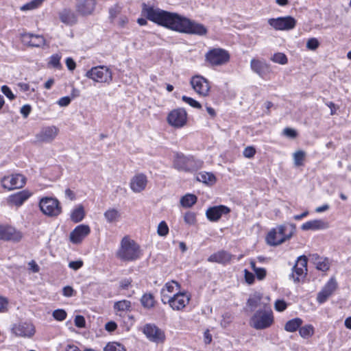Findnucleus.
Masks as SVG:
<instances>
[{"instance_id": "obj_1", "label": "nucleus", "mask_w": 351, "mask_h": 351, "mask_svg": "<svg viewBox=\"0 0 351 351\" xmlns=\"http://www.w3.org/2000/svg\"><path fill=\"white\" fill-rule=\"evenodd\" d=\"M142 6V14L147 19L159 25L176 32L189 34L204 36L207 33V29L204 25L191 21L177 13L167 12L159 8L155 9L145 3H143Z\"/></svg>"}, {"instance_id": "obj_2", "label": "nucleus", "mask_w": 351, "mask_h": 351, "mask_svg": "<svg viewBox=\"0 0 351 351\" xmlns=\"http://www.w3.org/2000/svg\"><path fill=\"white\" fill-rule=\"evenodd\" d=\"M116 255L121 261L132 262L139 259L142 253L140 246L134 240L124 237Z\"/></svg>"}, {"instance_id": "obj_3", "label": "nucleus", "mask_w": 351, "mask_h": 351, "mask_svg": "<svg viewBox=\"0 0 351 351\" xmlns=\"http://www.w3.org/2000/svg\"><path fill=\"white\" fill-rule=\"evenodd\" d=\"M277 229H271L266 237L269 245L276 246L291 239L295 231V225L285 223L278 226Z\"/></svg>"}, {"instance_id": "obj_4", "label": "nucleus", "mask_w": 351, "mask_h": 351, "mask_svg": "<svg viewBox=\"0 0 351 351\" xmlns=\"http://www.w3.org/2000/svg\"><path fill=\"white\" fill-rule=\"evenodd\" d=\"M274 322L273 312L269 306L264 304L251 317L249 324L256 330H264L269 328Z\"/></svg>"}, {"instance_id": "obj_5", "label": "nucleus", "mask_w": 351, "mask_h": 351, "mask_svg": "<svg viewBox=\"0 0 351 351\" xmlns=\"http://www.w3.org/2000/svg\"><path fill=\"white\" fill-rule=\"evenodd\" d=\"M173 167L178 171L193 172L202 168L203 162L195 159L193 156H186L182 153H176L173 158Z\"/></svg>"}, {"instance_id": "obj_6", "label": "nucleus", "mask_w": 351, "mask_h": 351, "mask_svg": "<svg viewBox=\"0 0 351 351\" xmlns=\"http://www.w3.org/2000/svg\"><path fill=\"white\" fill-rule=\"evenodd\" d=\"M39 208L44 215L51 217H56L62 213L60 203L55 197H42L39 201Z\"/></svg>"}, {"instance_id": "obj_7", "label": "nucleus", "mask_w": 351, "mask_h": 351, "mask_svg": "<svg viewBox=\"0 0 351 351\" xmlns=\"http://www.w3.org/2000/svg\"><path fill=\"white\" fill-rule=\"evenodd\" d=\"M162 302L164 304L168 303L169 306L175 311L182 310L189 302L190 296L185 292H178L169 297L165 294V289L161 291Z\"/></svg>"}, {"instance_id": "obj_8", "label": "nucleus", "mask_w": 351, "mask_h": 351, "mask_svg": "<svg viewBox=\"0 0 351 351\" xmlns=\"http://www.w3.org/2000/svg\"><path fill=\"white\" fill-rule=\"evenodd\" d=\"M230 58L229 52L222 48L211 49L205 54L206 61L212 66L224 65L230 61Z\"/></svg>"}, {"instance_id": "obj_9", "label": "nucleus", "mask_w": 351, "mask_h": 351, "mask_svg": "<svg viewBox=\"0 0 351 351\" xmlns=\"http://www.w3.org/2000/svg\"><path fill=\"white\" fill-rule=\"evenodd\" d=\"M86 77L96 82L110 84L112 80L111 70L106 66H97L86 73Z\"/></svg>"}, {"instance_id": "obj_10", "label": "nucleus", "mask_w": 351, "mask_h": 351, "mask_svg": "<svg viewBox=\"0 0 351 351\" xmlns=\"http://www.w3.org/2000/svg\"><path fill=\"white\" fill-rule=\"evenodd\" d=\"M307 261L308 259L304 255L298 258L292 268V272L289 275V278L293 280L295 283L299 282L301 279L305 278L307 274Z\"/></svg>"}, {"instance_id": "obj_11", "label": "nucleus", "mask_w": 351, "mask_h": 351, "mask_svg": "<svg viewBox=\"0 0 351 351\" xmlns=\"http://www.w3.org/2000/svg\"><path fill=\"white\" fill-rule=\"evenodd\" d=\"M1 186L8 191L21 189L26 183V178L20 173L4 176L1 180Z\"/></svg>"}, {"instance_id": "obj_12", "label": "nucleus", "mask_w": 351, "mask_h": 351, "mask_svg": "<svg viewBox=\"0 0 351 351\" xmlns=\"http://www.w3.org/2000/svg\"><path fill=\"white\" fill-rule=\"evenodd\" d=\"M268 23L276 30H290L293 29L296 25V21L290 16L269 19Z\"/></svg>"}, {"instance_id": "obj_13", "label": "nucleus", "mask_w": 351, "mask_h": 351, "mask_svg": "<svg viewBox=\"0 0 351 351\" xmlns=\"http://www.w3.org/2000/svg\"><path fill=\"white\" fill-rule=\"evenodd\" d=\"M187 120V114L184 108H177L171 110L167 116V121L174 128L183 127Z\"/></svg>"}, {"instance_id": "obj_14", "label": "nucleus", "mask_w": 351, "mask_h": 351, "mask_svg": "<svg viewBox=\"0 0 351 351\" xmlns=\"http://www.w3.org/2000/svg\"><path fill=\"white\" fill-rule=\"evenodd\" d=\"M143 333L149 341L156 343L165 339V332L154 324H147L143 328Z\"/></svg>"}, {"instance_id": "obj_15", "label": "nucleus", "mask_w": 351, "mask_h": 351, "mask_svg": "<svg viewBox=\"0 0 351 351\" xmlns=\"http://www.w3.org/2000/svg\"><path fill=\"white\" fill-rule=\"evenodd\" d=\"M59 129L55 125L46 126L41 128L36 135V141L39 143H51L58 136Z\"/></svg>"}, {"instance_id": "obj_16", "label": "nucleus", "mask_w": 351, "mask_h": 351, "mask_svg": "<svg viewBox=\"0 0 351 351\" xmlns=\"http://www.w3.org/2000/svg\"><path fill=\"white\" fill-rule=\"evenodd\" d=\"M194 90L199 95L206 96L210 90L208 81L201 75L193 76L190 82Z\"/></svg>"}, {"instance_id": "obj_17", "label": "nucleus", "mask_w": 351, "mask_h": 351, "mask_svg": "<svg viewBox=\"0 0 351 351\" xmlns=\"http://www.w3.org/2000/svg\"><path fill=\"white\" fill-rule=\"evenodd\" d=\"M337 288V282L334 278H331L322 289L317 293V301L319 304L324 303L332 295Z\"/></svg>"}, {"instance_id": "obj_18", "label": "nucleus", "mask_w": 351, "mask_h": 351, "mask_svg": "<svg viewBox=\"0 0 351 351\" xmlns=\"http://www.w3.org/2000/svg\"><path fill=\"white\" fill-rule=\"evenodd\" d=\"M147 182V177L145 174L136 173L131 178L130 187L134 193H138L146 189Z\"/></svg>"}, {"instance_id": "obj_19", "label": "nucleus", "mask_w": 351, "mask_h": 351, "mask_svg": "<svg viewBox=\"0 0 351 351\" xmlns=\"http://www.w3.org/2000/svg\"><path fill=\"white\" fill-rule=\"evenodd\" d=\"M90 232V227L86 224H80L70 233V241L74 244L80 243Z\"/></svg>"}, {"instance_id": "obj_20", "label": "nucleus", "mask_w": 351, "mask_h": 351, "mask_svg": "<svg viewBox=\"0 0 351 351\" xmlns=\"http://www.w3.org/2000/svg\"><path fill=\"white\" fill-rule=\"evenodd\" d=\"M230 212V208L224 205L209 207L206 211V216L210 221H217L223 215Z\"/></svg>"}, {"instance_id": "obj_21", "label": "nucleus", "mask_w": 351, "mask_h": 351, "mask_svg": "<svg viewBox=\"0 0 351 351\" xmlns=\"http://www.w3.org/2000/svg\"><path fill=\"white\" fill-rule=\"evenodd\" d=\"M12 330L16 336L31 337L35 333V328L32 324L21 322L13 326Z\"/></svg>"}, {"instance_id": "obj_22", "label": "nucleus", "mask_w": 351, "mask_h": 351, "mask_svg": "<svg viewBox=\"0 0 351 351\" xmlns=\"http://www.w3.org/2000/svg\"><path fill=\"white\" fill-rule=\"evenodd\" d=\"M251 69L261 78H265L271 73L270 66L265 62L252 59L250 62Z\"/></svg>"}, {"instance_id": "obj_23", "label": "nucleus", "mask_w": 351, "mask_h": 351, "mask_svg": "<svg viewBox=\"0 0 351 351\" xmlns=\"http://www.w3.org/2000/svg\"><path fill=\"white\" fill-rule=\"evenodd\" d=\"M32 195V193L28 190L20 191L16 193L10 195L8 198V203L10 205L19 207L27 200Z\"/></svg>"}, {"instance_id": "obj_24", "label": "nucleus", "mask_w": 351, "mask_h": 351, "mask_svg": "<svg viewBox=\"0 0 351 351\" xmlns=\"http://www.w3.org/2000/svg\"><path fill=\"white\" fill-rule=\"evenodd\" d=\"M96 4V0H79L75 5L76 11L82 16L90 15L95 10Z\"/></svg>"}, {"instance_id": "obj_25", "label": "nucleus", "mask_w": 351, "mask_h": 351, "mask_svg": "<svg viewBox=\"0 0 351 351\" xmlns=\"http://www.w3.org/2000/svg\"><path fill=\"white\" fill-rule=\"evenodd\" d=\"M232 256H233L227 251L221 250L211 254L208 258V261L225 265L231 261Z\"/></svg>"}, {"instance_id": "obj_26", "label": "nucleus", "mask_w": 351, "mask_h": 351, "mask_svg": "<svg viewBox=\"0 0 351 351\" xmlns=\"http://www.w3.org/2000/svg\"><path fill=\"white\" fill-rule=\"evenodd\" d=\"M328 228V223L322 219L308 221L303 223L301 226V229L304 231L324 230Z\"/></svg>"}, {"instance_id": "obj_27", "label": "nucleus", "mask_w": 351, "mask_h": 351, "mask_svg": "<svg viewBox=\"0 0 351 351\" xmlns=\"http://www.w3.org/2000/svg\"><path fill=\"white\" fill-rule=\"evenodd\" d=\"M59 18L62 23L67 25H73L77 21L76 14L70 8H64L60 12Z\"/></svg>"}, {"instance_id": "obj_28", "label": "nucleus", "mask_w": 351, "mask_h": 351, "mask_svg": "<svg viewBox=\"0 0 351 351\" xmlns=\"http://www.w3.org/2000/svg\"><path fill=\"white\" fill-rule=\"evenodd\" d=\"M23 41L29 46L36 47L43 46L45 43V40L43 36L29 33L23 35Z\"/></svg>"}, {"instance_id": "obj_29", "label": "nucleus", "mask_w": 351, "mask_h": 351, "mask_svg": "<svg viewBox=\"0 0 351 351\" xmlns=\"http://www.w3.org/2000/svg\"><path fill=\"white\" fill-rule=\"evenodd\" d=\"M5 234L6 239L5 241H12L14 243L21 241L23 237V234L20 230H18L14 227L11 226H8Z\"/></svg>"}, {"instance_id": "obj_30", "label": "nucleus", "mask_w": 351, "mask_h": 351, "mask_svg": "<svg viewBox=\"0 0 351 351\" xmlns=\"http://www.w3.org/2000/svg\"><path fill=\"white\" fill-rule=\"evenodd\" d=\"M302 324L303 320L301 318L295 317L291 319L286 322L285 325V330L289 332H295L299 330Z\"/></svg>"}, {"instance_id": "obj_31", "label": "nucleus", "mask_w": 351, "mask_h": 351, "mask_svg": "<svg viewBox=\"0 0 351 351\" xmlns=\"http://www.w3.org/2000/svg\"><path fill=\"white\" fill-rule=\"evenodd\" d=\"M197 180L204 184L213 185L216 182V178L212 173L201 172L197 176Z\"/></svg>"}, {"instance_id": "obj_32", "label": "nucleus", "mask_w": 351, "mask_h": 351, "mask_svg": "<svg viewBox=\"0 0 351 351\" xmlns=\"http://www.w3.org/2000/svg\"><path fill=\"white\" fill-rule=\"evenodd\" d=\"M85 216L84 209L82 205H79L77 208L73 210L71 213V219L75 223L80 222L83 220Z\"/></svg>"}, {"instance_id": "obj_33", "label": "nucleus", "mask_w": 351, "mask_h": 351, "mask_svg": "<svg viewBox=\"0 0 351 351\" xmlns=\"http://www.w3.org/2000/svg\"><path fill=\"white\" fill-rule=\"evenodd\" d=\"M104 216L108 223L118 221L121 214L117 209L109 208L104 214Z\"/></svg>"}, {"instance_id": "obj_34", "label": "nucleus", "mask_w": 351, "mask_h": 351, "mask_svg": "<svg viewBox=\"0 0 351 351\" xmlns=\"http://www.w3.org/2000/svg\"><path fill=\"white\" fill-rule=\"evenodd\" d=\"M262 295L259 293H255L248 298L247 305L250 308L251 311H254L260 305Z\"/></svg>"}, {"instance_id": "obj_35", "label": "nucleus", "mask_w": 351, "mask_h": 351, "mask_svg": "<svg viewBox=\"0 0 351 351\" xmlns=\"http://www.w3.org/2000/svg\"><path fill=\"white\" fill-rule=\"evenodd\" d=\"M141 303L145 308H152L154 306L155 300L152 293H145L141 298Z\"/></svg>"}, {"instance_id": "obj_36", "label": "nucleus", "mask_w": 351, "mask_h": 351, "mask_svg": "<svg viewBox=\"0 0 351 351\" xmlns=\"http://www.w3.org/2000/svg\"><path fill=\"white\" fill-rule=\"evenodd\" d=\"M132 303L130 301L127 300H123L116 302L114 304V309L116 311L127 312L131 309Z\"/></svg>"}, {"instance_id": "obj_37", "label": "nucleus", "mask_w": 351, "mask_h": 351, "mask_svg": "<svg viewBox=\"0 0 351 351\" xmlns=\"http://www.w3.org/2000/svg\"><path fill=\"white\" fill-rule=\"evenodd\" d=\"M197 197L193 194H186L180 199V204L183 207L189 208L197 202Z\"/></svg>"}, {"instance_id": "obj_38", "label": "nucleus", "mask_w": 351, "mask_h": 351, "mask_svg": "<svg viewBox=\"0 0 351 351\" xmlns=\"http://www.w3.org/2000/svg\"><path fill=\"white\" fill-rule=\"evenodd\" d=\"M314 327L311 324H306L304 326H300L299 328V334L301 337L308 339L312 337L314 334Z\"/></svg>"}, {"instance_id": "obj_39", "label": "nucleus", "mask_w": 351, "mask_h": 351, "mask_svg": "<svg viewBox=\"0 0 351 351\" xmlns=\"http://www.w3.org/2000/svg\"><path fill=\"white\" fill-rule=\"evenodd\" d=\"M315 265L316 268L322 271H326L330 268V264L327 258L317 257L315 260Z\"/></svg>"}, {"instance_id": "obj_40", "label": "nucleus", "mask_w": 351, "mask_h": 351, "mask_svg": "<svg viewBox=\"0 0 351 351\" xmlns=\"http://www.w3.org/2000/svg\"><path fill=\"white\" fill-rule=\"evenodd\" d=\"M104 351H125V348L119 343L109 342L104 348Z\"/></svg>"}, {"instance_id": "obj_41", "label": "nucleus", "mask_w": 351, "mask_h": 351, "mask_svg": "<svg viewBox=\"0 0 351 351\" xmlns=\"http://www.w3.org/2000/svg\"><path fill=\"white\" fill-rule=\"evenodd\" d=\"M271 60L280 64H286L288 62L287 57L283 53H276L271 58Z\"/></svg>"}, {"instance_id": "obj_42", "label": "nucleus", "mask_w": 351, "mask_h": 351, "mask_svg": "<svg viewBox=\"0 0 351 351\" xmlns=\"http://www.w3.org/2000/svg\"><path fill=\"white\" fill-rule=\"evenodd\" d=\"M41 5L38 0H32L29 2L24 4L20 8V10L23 12L29 10H33L39 8Z\"/></svg>"}, {"instance_id": "obj_43", "label": "nucleus", "mask_w": 351, "mask_h": 351, "mask_svg": "<svg viewBox=\"0 0 351 351\" xmlns=\"http://www.w3.org/2000/svg\"><path fill=\"white\" fill-rule=\"evenodd\" d=\"M157 233L160 237H165L169 233V227L165 221L159 223L157 228Z\"/></svg>"}, {"instance_id": "obj_44", "label": "nucleus", "mask_w": 351, "mask_h": 351, "mask_svg": "<svg viewBox=\"0 0 351 351\" xmlns=\"http://www.w3.org/2000/svg\"><path fill=\"white\" fill-rule=\"evenodd\" d=\"M60 59L61 56L58 53L53 54L50 57L49 64L54 68L61 69Z\"/></svg>"}, {"instance_id": "obj_45", "label": "nucleus", "mask_w": 351, "mask_h": 351, "mask_svg": "<svg viewBox=\"0 0 351 351\" xmlns=\"http://www.w3.org/2000/svg\"><path fill=\"white\" fill-rule=\"evenodd\" d=\"M305 153L303 151H298L293 154V160L295 166H301L304 158Z\"/></svg>"}, {"instance_id": "obj_46", "label": "nucleus", "mask_w": 351, "mask_h": 351, "mask_svg": "<svg viewBox=\"0 0 351 351\" xmlns=\"http://www.w3.org/2000/svg\"><path fill=\"white\" fill-rule=\"evenodd\" d=\"M182 99L183 101L186 102L191 107H193V108H195L197 109L202 108V105L200 104V103H199L197 101L195 100L194 99H193L191 97H187L186 95H183L182 97Z\"/></svg>"}, {"instance_id": "obj_47", "label": "nucleus", "mask_w": 351, "mask_h": 351, "mask_svg": "<svg viewBox=\"0 0 351 351\" xmlns=\"http://www.w3.org/2000/svg\"><path fill=\"white\" fill-rule=\"evenodd\" d=\"M52 315L56 320L63 321L66 319L67 314L63 309H57L53 312Z\"/></svg>"}, {"instance_id": "obj_48", "label": "nucleus", "mask_w": 351, "mask_h": 351, "mask_svg": "<svg viewBox=\"0 0 351 351\" xmlns=\"http://www.w3.org/2000/svg\"><path fill=\"white\" fill-rule=\"evenodd\" d=\"M319 43L315 38H311L306 43V48L310 50H315L318 48Z\"/></svg>"}, {"instance_id": "obj_49", "label": "nucleus", "mask_w": 351, "mask_h": 351, "mask_svg": "<svg viewBox=\"0 0 351 351\" xmlns=\"http://www.w3.org/2000/svg\"><path fill=\"white\" fill-rule=\"evenodd\" d=\"M287 307V304L284 300H277L274 304V308L278 312L284 311Z\"/></svg>"}, {"instance_id": "obj_50", "label": "nucleus", "mask_w": 351, "mask_h": 351, "mask_svg": "<svg viewBox=\"0 0 351 351\" xmlns=\"http://www.w3.org/2000/svg\"><path fill=\"white\" fill-rule=\"evenodd\" d=\"M184 219L186 223L189 225H193L196 221L195 214L193 212H187L184 215Z\"/></svg>"}, {"instance_id": "obj_51", "label": "nucleus", "mask_w": 351, "mask_h": 351, "mask_svg": "<svg viewBox=\"0 0 351 351\" xmlns=\"http://www.w3.org/2000/svg\"><path fill=\"white\" fill-rule=\"evenodd\" d=\"M1 92L10 99L13 100L16 97L11 89L6 85L1 86Z\"/></svg>"}, {"instance_id": "obj_52", "label": "nucleus", "mask_w": 351, "mask_h": 351, "mask_svg": "<svg viewBox=\"0 0 351 351\" xmlns=\"http://www.w3.org/2000/svg\"><path fill=\"white\" fill-rule=\"evenodd\" d=\"M256 154V149L252 146H248L243 150V154L245 158H251L254 157Z\"/></svg>"}, {"instance_id": "obj_53", "label": "nucleus", "mask_w": 351, "mask_h": 351, "mask_svg": "<svg viewBox=\"0 0 351 351\" xmlns=\"http://www.w3.org/2000/svg\"><path fill=\"white\" fill-rule=\"evenodd\" d=\"M176 287L178 289L180 288V285L176 281L172 280L171 282H168L165 284V290L166 289L168 292L172 293L174 291V288Z\"/></svg>"}, {"instance_id": "obj_54", "label": "nucleus", "mask_w": 351, "mask_h": 351, "mask_svg": "<svg viewBox=\"0 0 351 351\" xmlns=\"http://www.w3.org/2000/svg\"><path fill=\"white\" fill-rule=\"evenodd\" d=\"M121 11V8L118 5H114L109 9L110 18L114 19L117 17Z\"/></svg>"}, {"instance_id": "obj_55", "label": "nucleus", "mask_w": 351, "mask_h": 351, "mask_svg": "<svg viewBox=\"0 0 351 351\" xmlns=\"http://www.w3.org/2000/svg\"><path fill=\"white\" fill-rule=\"evenodd\" d=\"M75 326L78 328H84L86 325V321L82 315H76L74 319Z\"/></svg>"}, {"instance_id": "obj_56", "label": "nucleus", "mask_w": 351, "mask_h": 351, "mask_svg": "<svg viewBox=\"0 0 351 351\" xmlns=\"http://www.w3.org/2000/svg\"><path fill=\"white\" fill-rule=\"evenodd\" d=\"M8 300L6 298L0 295V313H5L8 311Z\"/></svg>"}, {"instance_id": "obj_57", "label": "nucleus", "mask_w": 351, "mask_h": 351, "mask_svg": "<svg viewBox=\"0 0 351 351\" xmlns=\"http://www.w3.org/2000/svg\"><path fill=\"white\" fill-rule=\"evenodd\" d=\"M254 273L258 280H263L266 276V270L262 267H258L255 269Z\"/></svg>"}, {"instance_id": "obj_58", "label": "nucleus", "mask_w": 351, "mask_h": 351, "mask_svg": "<svg viewBox=\"0 0 351 351\" xmlns=\"http://www.w3.org/2000/svg\"><path fill=\"white\" fill-rule=\"evenodd\" d=\"M32 110V107L29 104H25L21 108L20 112L23 116V117L26 118L29 116Z\"/></svg>"}, {"instance_id": "obj_59", "label": "nucleus", "mask_w": 351, "mask_h": 351, "mask_svg": "<svg viewBox=\"0 0 351 351\" xmlns=\"http://www.w3.org/2000/svg\"><path fill=\"white\" fill-rule=\"evenodd\" d=\"M245 279L247 284L252 285L254 282V275L250 272L247 269L244 270Z\"/></svg>"}, {"instance_id": "obj_60", "label": "nucleus", "mask_w": 351, "mask_h": 351, "mask_svg": "<svg viewBox=\"0 0 351 351\" xmlns=\"http://www.w3.org/2000/svg\"><path fill=\"white\" fill-rule=\"evenodd\" d=\"M71 97L69 96H65V97H61L58 101V104L60 106L64 107V106H67L71 103Z\"/></svg>"}, {"instance_id": "obj_61", "label": "nucleus", "mask_w": 351, "mask_h": 351, "mask_svg": "<svg viewBox=\"0 0 351 351\" xmlns=\"http://www.w3.org/2000/svg\"><path fill=\"white\" fill-rule=\"evenodd\" d=\"M283 134L289 137V138H295L296 136H297V132L295 130L293 129H291V128H286L284 129L283 130Z\"/></svg>"}, {"instance_id": "obj_62", "label": "nucleus", "mask_w": 351, "mask_h": 351, "mask_svg": "<svg viewBox=\"0 0 351 351\" xmlns=\"http://www.w3.org/2000/svg\"><path fill=\"white\" fill-rule=\"evenodd\" d=\"M132 280L131 278H124L119 282V287L122 289H127L131 285Z\"/></svg>"}, {"instance_id": "obj_63", "label": "nucleus", "mask_w": 351, "mask_h": 351, "mask_svg": "<svg viewBox=\"0 0 351 351\" xmlns=\"http://www.w3.org/2000/svg\"><path fill=\"white\" fill-rule=\"evenodd\" d=\"M83 266L82 261H71L69 263V267L74 270H77Z\"/></svg>"}, {"instance_id": "obj_64", "label": "nucleus", "mask_w": 351, "mask_h": 351, "mask_svg": "<svg viewBox=\"0 0 351 351\" xmlns=\"http://www.w3.org/2000/svg\"><path fill=\"white\" fill-rule=\"evenodd\" d=\"M117 328V324L114 322H108L105 325V329L108 332H113Z\"/></svg>"}]
</instances>
